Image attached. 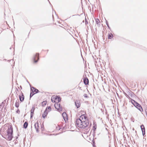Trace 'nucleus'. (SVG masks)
Returning <instances> with one entry per match:
<instances>
[{
  "label": "nucleus",
  "mask_w": 147,
  "mask_h": 147,
  "mask_svg": "<svg viewBox=\"0 0 147 147\" xmlns=\"http://www.w3.org/2000/svg\"><path fill=\"white\" fill-rule=\"evenodd\" d=\"M28 123L27 122H26L24 124V128H26L27 127Z\"/></svg>",
  "instance_id": "4be33fe9"
},
{
  "label": "nucleus",
  "mask_w": 147,
  "mask_h": 147,
  "mask_svg": "<svg viewBox=\"0 0 147 147\" xmlns=\"http://www.w3.org/2000/svg\"><path fill=\"white\" fill-rule=\"evenodd\" d=\"M61 128V126H59V127H56V129L57 130H59Z\"/></svg>",
  "instance_id": "393cba45"
},
{
  "label": "nucleus",
  "mask_w": 147,
  "mask_h": 147,
  "mask_svg": "<svg viewBox=\"0 0 147 147\" xmlns=\"http://www.w3.org/2000/svg\"><path fill=\"white\" fill-rule=\"evenodd\" d=\"M138 103H137V102H136V103L134 104V105L136 107V106L137 105H138Z\"/></svg>",
  "instance_id": "a878e982"
},
{
  "label": "nucleus",
  "mask_w": 147,
  "mask_h": 147,
  "mask_svg": "<svg viewBox=\"0 0 147 147\" xmlns=\"http://www.w3.org/2000/svg\"><path fill=\"white\" fill-rule=\"evenodd\" d=\"M75 105L77 108H78L80 106V101L79 100H77L75 102Z\"/></svg>",
  "instance_id": "9d476101"
},
{
  "label": "nucleus",
  "mask_w": 147,
  "mask_h": 147,
  "mask_svg": "<svg viewBox=\"0 0 147 147\" xmlns=\"http://www.w3.org/2000/svg\"><path fill=\"white\" fill-rule=\"evenodd\" d=\"M131 103L134 105V104L136 103V102L135 101L133 100H131Z\"/></svg>",
  "instance_id": "5701e85b"
},
{
  "label": "nucleus",
  "mask_w": 147,
  "mask_h": 147,
  "mask_svg": "<svg viewBox=\"0 0 147 147\" xmlns=\"http://www.w3.org/2000/svg\"><path fill=\"white\" fill-rule=\"evenodd\" d=\"M141 111H143V109L141 105L138 104L136 107Z\"/></svg>",
  "instance_id": "f3484780"
},
{
  "label": "nucleus",
  "mask_w": 147,
  "mask_h": 147,
  "mask_svg": "<svg viewBox=\"0 0 147 147\" xmlns=\"http://www.w3.org/2000/svg\"><path fill=\"white\" fill-rule=\"evenodd\" d=\"M79 113L80 115H81L80 117L84 116L85 117H88L86 115V113L85 111H81Z\"/></svg>",
  "instance_id": "423d86ee"
},
{
  "label": "nucleus",
  "mask_w": 147,
  "mask_h": 147,
  "mask_svg": "<svg viewBox=\"0 0 147 147\" xmlns=\"http://www.w3.org/2000/svg\"><path fill=\"white\" fill-rule=\"evenodd\" d=\"M39 54L38 53H36V54L33 59L34 62V63H36L38 61V60L39 59Z\"/></svg>",
  "instance_id": "6e6552de"
},
{
  "label": "nucleus",
  "mask_w": 147,
  "mask_h": 147,
  "mask_svg": "<svg viewBox=\"0 0 147 147\" xmlns=\"http://www.w3.org/2000/svg\"><path fill=\"white\" fill-rule=\"evenodd\" d=\"M7 138L9 140H11L12 138V134L13 133V129L12 128L10 127L7 130Z\"/></svg>",
  "instance_id": "7ed1b4c3"
},
{
  "label": "nucleus",
  "mask_w": 147,
  "mask_h": 147,
  "mask_svg": "<svg viewBox=\"0 0 147 147\" xmlns=\"http://www.w3.org/2000/svg\"><path fill=\"white\" fill-rule=\"evenodd\" d=\"M63 116L65 121H67L68 120V116L66 113L64 112L62 114Z\"/></svg>",
  "instance_id": "1a4fd4ad"
},
{
  "label": "nucleus",
  "mask_w": 147,
  "mask_h": 147,
  "mask_svg": "<svg viewBox=\"0 0 147 147\" xmlns=\"http://www.w3.org/2000/svg\"><path fill=\"white\" fill-rule=\"evenodd\" d=\"M140 127L142 132L143 135L144 136L145 134V127L143 125H141Z\"/></svg>",
  "instance_id": "ddd939ff"
},
{
  "label": "nucleus",
  "mask_w": 147,
  "mask_h": 147,
  "mask_svg": "<svg viewBox=\"0 0 147 147\" xmlns=\"http://www.w3.org/2000/svg\"><path fill=\"white\" fill-rule=\"evenodd\" d=\"M35 110L34 107H33L32 108L31 110V118L33 116V115L34 113V111Z\"/></svg>",
  "instance_id": "dca6fc26"
},
{
  "label": "nucleus",
  "mask_w": 147,
  "mask_h": 147,
  "mask_svg": "<svg viewBox=\"0 0 147 147\" xmlns=\"http://www.w3.org/2000/svg\"><path fill=\"white\" fill-rule=\"evenodd\" d=\"M113 36L112 33H110L108 34V38L109 39H111L113 38Z\"/></svg>",
  "instance_id": "a211bd4d"
},
{
  "label": "nucleus",
  "mask_w": 147,
  "mask_h": 147,
  "mask_svg": "<svg viewBox=\"0 0 147 147\" xmlns=\"http://www.w3.org/2000/svg\"><path fill=\"white\" fill-rule=\"evenodd\" d=\"M34 127L37 132H38L40 129V128L39 126L38 123L37 122L34 124Z\"/></svg>",
  "instance_id": "0eeeda50"
},
{
  "label": "nucleus",
  "mask_w": 147,
  "mask_h": 147,
  "mask_svg": "<svg viewBox=\"0 0 147 147\" xmlns=\"http://www.w3.org/2000/svg\"><path fill=\"white\" fill-rule=\"evenodd\" d=\"M20 100V101L22 102L24 101V96L23 93L21 92V94L19 96Z\"/></svg>",
  "instance_id": "f8f14e48"
},
{
  "label": "nucleus",
  "mask_w": 147,
  "mask_h": 147,
  "mask_svg": "<svg viewBox=\"0 0 147 147\" xmlns=\"http://www.w3.org/2000/svg\"><path fill=\"white\" fill-rule=\"evenodd\" d=\"M93 130L95 131L97 128V125L96 124H93Z\"/></svg>",
  "instance_id": "aec40b11"
},
{
  "label": "nucleus",
  "mask_w": 147,
  "mask_h": 147,
  "mask_svg": "<svg viewBox=\"0 0 147 147\" xmlns=\"http://www.w3.org/2000/svg\"><path fill=\"white\" fill-rule=\"evenodd\" d=\"M47 103V102L46 101H44L42 102V104L43 105L44 104L46 105Z\"/></svg>",
  "instance_id": "cd10ccee"
},
{
  "label": "nucleus",
  "mask_w": 147,
  "mask_h": 147,
  "mask_svg": "<svg viewBox=\"0 0 147 147\" xmlns=\"http://www.w3.org/2000/svg\"><path fill=\"white\" fill-rule=\"evenodd\" d=\"M48 112H47L45 111L44 113L42 114V117L43 118L45 119L47 117V116L48 114Z\"/></svg>",
  "instance_id": "2eb2a0df"
},
{
  "label": "nucleus",
  "mask_w": 147,
  "mask_h": 147,
  "mask_svg": "<svg viewBox=\"0 0 147 147\" xmlns=\"http://www.w3.org/2000/svg\"><path fill=\"white\" fill-rule=\"evenodd\" d=\"M146 84V82L145 84H144V86H145Z\"/></svg>",
  "instance_id": "c85d7f7f"
},
{
  "label": "nucleus",
  "mask_w": 147,
  "mask_h": 147,
  "mask_svg": "<svg viewBox=\"0 0 147 147\" xmlns=\"http://www.w3.org/2000/svg\"><path fill=\"white\" fill-rule=\"evenodd\" d=\"M136 82H131L129 86L132 88H134L136 87Z\"/></svg>",
  "instance_id": "9b49d317"
},
{
  "label": "nucleus",
  "mask_w": 147,
  "mask_h": 147,
  "mask_svg": "<svg viewBox=\"0 0 147 147\" xmlns=\"http://www.w3.org/2000/svg\"><path fill=\"white\" fill-rule=\"evenodd\" d=\"M95 22L97 24H99L100 22L98 19H95Z\"/></svg>",
  "instance_id": "412c9836"
},
{
  "label": "nucleus",
  "mask_w": 147,
  "mask_h": 147,
  "mask_svg": "<svg viewBox=\"0 0 147 147\" xmlns=\"http://www.w3.org/2000/svg\"><path fill=\"white\" fill-rule=\"evenodd\" d=\"M83 80L84 83L85 85H86L88 84V79L87 77L84 78L83 79Z\"/></svg>",
  "instance_id": "4468645a"
},
{
  "label": "nucleus",
  "mask_w": 147,
  "mask_h": 147,
  "mask_svg": "<svg viewBox=\"0 0 147 147\" xmlns=\"http://www.w3.org/2000/svg\"><path fill=\"white\" fill-rule=\"evenodd\" d=\"M31 90L32 92H31L30 94V97L32 96L34 94L37 93L38 90V89H36L33 87H32L31 88Z\"/></svg>",
  "instance_id": "20e7f679"
},
{
  "label": "nucleus",
  "mask_w": 147,
  "mask_h": 147,
  "mask_svg": "<svg viewBox=\"0 0 147 147\" xmlns=\"http://www.w3.org/2000/svg\"><path fill=\"white\" fill-rule=\"evenodd\" d=\"M55 108L57 109L59 111H61L62 110V108L61 106L60 105L59 102L55 103L54 105Z\"/></svg>",
  "instance_id": "39448f33"
},
{
  "label": "nucleus",
  "mask_w": 147,
  "mask_h": 147,
  "mask_svg": "<svg viewBox=\"0 0 147 147\" xmlns=\"http://www.w3.org/2000/svg\"><path fill=\"white\" fill-rule=\"evenodd\" d=\"M75 124L77 127L84 129L87 127L89 125L88 118L84 116L80 117L76 119Z\"/></svg>",
  "instance_id": "f257e3e1"
},
{
  "label": "nucleus",
  "mask_w": 147,
  "mask_h": 147,
  "mask_svg": "<svg viewBox=\"0 0 147 147\" xmlns=\"http://www.w3.org/2000/svg\"><path fill=\"white\" fill-rule=\"evenodd\" d=\"M51 100L52 102L57 103L60 101L61 99L59 96L54 95L52 97Z\"/></svg>",
  "instance_id": "f03ea898"
},
{
  "label": "nucleus",
  "mask_w": 147,
  "mask_h": 147,
  "mask_svg": "<svg viewBox=\"0 0 147 147\" xmlns=\"http://www.w3.org/2000/svg\"><path fill=\"white\" fill-rule=\"evenodd\" d=\"M51 109L50 107H48L46 108L45 110V111H46L47 112H48H48L50 111L51 110Z\"/></svg>",
  "instance_id": "6ab92c4d"
},
{
  "label": "nucleus",
  "mask_w": 147,
  "mask_h": 147,
  "mask_svg": "<svg viewBox=\"0 0 147 147\" xmlns=\"http://www.w3.org/2000/svg\"><path fill=\"white\" fill-rule=\"evenodd\" d=\"M15 106L17 107H18L19 106V102H16L15 103Z\"/></svg>",
  "instance_id": "b1692460"
},
{
  "label": "nucleus",
  "mask_w": 147,
  "mask_h": 147,
  "mask_svg": "<svg viewBox=\"0 0 147 147\" xmlns=\"http://www.w3.org/2000/svg\"><path fill=\"white\" fill-rule=\"evenodd\" d=\"M144 81H142L141 82V85H143V86H144Z\"/></svg>",
  "instance_id": "bb28decb"
}]
</instances>
